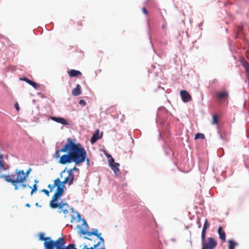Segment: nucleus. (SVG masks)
<instances>
[{
	"label": "nucleus",
	"mask_w": 249,
	"mask_h": 249,
	"mask_svg": "<svg viewBox=\"0 0 249 249\" xmlns=\"http://www.w3.org/2000/svg\"><path fill=\"white\" fill-rule=\"evenodd\" d=\"M67 173L68 174V175H72L73 174V173H72V170L71 169H69L67 171Z\"/></svg>",
	"instance_id": "obj_47"
},
{
	"label": "nucleus",
	"mask_w": 249,
	"mask_h": 249,
	"mask_svg": "<svg viewBox=\"0 0 249 249\" xmlns=\"http://www.w3.org/2000/svg\"><path fill=\"white\" fill-rule=\"evenodd\" d=\"M68 140H67L66 143L65 144V145L62 148H61L60 149L56 150V151L54 154L53 157L55 159H57L58 158H60V156L59 153L68 151Z\"/></svg>",
	"instance_id": "obj_13"
},
{
	"label": "nucleus",
	"mask_w": 249,
	"mask_h": 249,
	"mask_svg": "<svg viewBox=\"0 0 249 249\" xmlns=\"http://www.w3.org/2000/svg\"><path fill=\"white\" fill-rule=\"evenodd\" d=\"M84 238L86 239H88V240H90V239L88 237H84Z\"/></svg>",
	"instance_id": "obj_59"
},
{
	"label": "nucleus",
	"mask_w": 249,
	"mask_h": 249,
	"mask_svg": "<svg viewBox=\"0 0 249 249\" xmlns=\"http://www.w3.org/2000/svg\"><path fill=\"white\" fill-rule=\"evenodd\" d=\"M228 249H234L235 246H238V244L234 242L233 240L230 239L228 241Z\"/></svg>",
	"instance_id": "obj_22"
},
{
	"label": "nucleus",
	"mask_w": 249,
	"mask_h": 249,
	"mask_svg": "<svg viewBox=\"0 0 249 249\" xmlns=\"http://www.w3.org/2000/svg\"><path fill=\"white\" fill-rule=\"evenodd\" d=\"M108 163L109 167L114 171L115 174L117 176H119L120 175V171L119 169L120 164L117 162H115L113 158H111V159L108 160Z\"/></svg>",
	"instance_id": "obj_6"
},
{
	"label": "nucleus",
	"mask_w": 249,
	"mask_h": 249,
	"mask_svg": "<svg viewBox=\"0 0 249 249\" xmlns=\"http://www.w3.org/2000/svg\"><path fill=\"white\" fill-rule=\"evenodd\" d=\"M68 73L70 76L71 77H79L82 75V73L80 71L75 70H70Z\"/></svg>",
	"instance_id": "obj_17"
},
{
	"label": "nucleus",
	"mask_w": 249,
	"mask_h": 249,
	"mask_svg": "<svg viewBox=\"0 0 249 249\" xmlns=\"http://www.w3.org/2000/svg\"><path fill=\"white\" fill-rule=\"evenodd\" d=\"M56 180H59L57 183L59 184V185H60L61 186H62V185H63V186H65V185L67 183H68L69 184V180H68V178H65V179L62 181H61L60 178H56Z\"/></svg>",
	"instance_id": "obj_25"
},
{
	"label": "nucleus",
	"mask_w": 249,
	"mask_h": 249,
	"mask_svg": "<svg viewBox=\"0 0 249 249\" xmlns=\"http://www.w3.org/2000/svg\"><path fill=\"white\" fill-rule=\"evenodd\" d=\"M104 153H105V155L106 156V157L107 158L108 161L109 160L111 159V158H112V156H111V155L108 154L107 152L105 151Z\"/></svg>",
	"instance_id": "obj_38"
},
{
	"label": "nucleus",
	"mask_w": 249,
	"mask_h": 249,
	"mask_svg": "<svg viewBox=\"0 0 249 249\" xmlns=\"http://www.w3.org/2000/svg\"><path fill=\"white\" fill-rule=\"evenodd\" d=\"M101 243V242H99L98 243L96 244V245L98 247Z\"/></svg>",
	"instance_id": "obj_60"
},
{
	"label": "nucleus",
	"mask_w": 249,
	"mask_h": 249,
	"mask_svg": "<svg viewBox=\"0 0 249 249\" xmlns=\"http://www.w3.org/2000/svg\"><path fill=\"white\" fill-rule=\"evenodd\" d=\"M205 138V136L203 134L200 133H197L196 134L195 137V139H204Z\"/></svg>",
	"instance_id": "obj_28"
},
{
	"label": "nucleus",
	"mask_w": 249,
	"mask_h": 249,
	"mask_svg": "<svg viewBox=\"0 0 249 249\" xmlns=\"http://www.w3.org/2000/svg\"><path fill=\"white\" fill-rule=\"evenodd\" d=\"M54 241L50 237H47V240L44 243V249H54Z\"/></svg>",
	"instance_id": "obj_10"
},
{
	"label": "nucleus",
	"mask_w": 249,
	"mask_h": 249,
	"mask_svg": "<svg viewBox=\"0 0 249 249\" xmlns=\"http://www.w3.org/2000/svg\"><path fill=\"white\" fill-rule=\"evenodd\" d=\"M26 206L27 207L29 208V207H30L31 205H30V204L29 203H27V204H26Z\"/></svg>",
	"instance_id": "obj_55"
},
{
	"label": "nucleus",
	"mask_w": 249,
	"mask_h": 249,
	"mask_svg": "<svg viewBox=\"0 0 249 249\" xmlns=\"http://www.w3.org/2000/svg\"><path fill=\"white\" fill-rule=\"evenodd\" d=\"M205 237H206V231H202L201 241H202V243L203 244H204V241L205 239Z\"/></svg>",
	"instance_id": "obj_35"
},
{
	"label": "nucleus",
	"mask_w": 249,
	"mask_h": 249,
	"mask_svg": "<svg viewBox=\"0 0 249 249\" xmlns=\"http://www.w3.org/2000/svg\"><path fill=\"white\" fill-rule=\"evenodd\" d=\"M218 134H219V137L221 139H223V137L222 136V134L218 132Z\"/></svg>",
	"instance_id": "obj_51"
},
{
	"label": "nucleus",
	"mask_w": 249,
	"mask_h": 249,
	"mask_svg": "<svg viewBox=\"0 0 249 249\" xmlns=\"http://www.w3.org/2000/svg\"><path fill=\"white\" fill-rule=\"evenodd\" d=\"M3 168H4V164L1 161H0V169Z\"/></svg>",
	"instance_id": "obj_50"
},
{
	"label": "nucleus",
	"mask_w": 249,
	"mask_h": 249,
	"mask_svg": "<svg viewBox=\"0 0 249 249\" xmlns=\"http://www.w3.org/2000/svg\"><path fill=\"white\" fill-rule=\"evenodd\" d=\"M70 210H71V212H72V213H75V212H75V211H74V210L73 208H71L70 209Z\"/></svg>",
	"instance_id": "obj_52"
},
{
	"label": "nucleus",
	"mask_w": 249,
	"mask_h": 249,
	"mask_svg": "<svg viewBox=\"0 0 249 249\" xmlns=\"http://www.w3.org/2000/svg\"><path fill=\"white\" fill-rule=\"evenodd\" d=\"M36 206H37V207H38V206H39V204H38V203H36ZM39 207H40V206H39Z\"/></svg>",
	"instance_id": "obj_64"
},
{
	"label": "nucleus",
	"mask_w": 249,
	"mask_h": 249,
	"mask_svg": "<svg viewBox=\"0 0 249 249\" xmlns=\"http://www.w3.org/2000/svg\"><path fill=\"white\" fill-rule=\"evenodd\" d=\"M82 221L83 222V226H84L86 229L89 228V226L86 220L85 219H82Z\"/></svg>",
	"instance_id": "obj_36"
},
{
	"label": "nucleus",
	"mask_w": 249,
	"mask_h": 249,
	"mask_svg": "<svg viewBox=\"0 0 249 249\" xmlns=\"http://www.w3.org/2000/svg\"><path fill=\"white\" fill-rule=\"evenodd\" d=\"M15 107L16 108V109L17 110H19V105L18 104V103H16L15 104Z\"/></svg>",
	"instance_id": "obj_46"
},
{
	"label": "nucleus",
	"mask_w": 249,
	"mask_h": 249,
	"mask_svg": "<svg viewBox=\"0 0 249 249\" xmlns=\"http://www.w3.org/2000/svg\"><path fill=\"white\" fill-rule=\"evenodd\" d=\"M68 151L71 152L75 165L85 161L87 152L80 143H75L71 138H69L68 139Z\"/></svg>",
	"instance_id": "obj_1"
},
{
	"label": "nucleus",
	"mask_w": 249,
	"mask_h": 249,
	"mask_svg": "<svg viewBox=\"0 0 249 249\" xmlns=\"http://www.w3.org/2000/svg\"><path fill=\"white\" fill-rule=\"evenodd\" d=\"M20 80L22 81H24L26 82L28 84H29L30 85L33 87L35 89H37L39 87L40 85L36 83V82L30 80L29 79L24 77V78H21Z\"/></svg>",
	"instance_id": "obj_15"
},
{
	"label": "nucleus",
	"mask_w": 249,
	"mask_h": 249,
	"mask_svg": "<svg viewBox=\"0 0 249 249\" xmlns=\"http://www.w3.org/2000/svg\"><path fill=\"white\" fill-rule=\"evenodd\" d=\"M142 12L143 13V14H144L145 15L148 14V11L145 7H143L142 8Z\"/></svg>",
	"instance_id": "obj_44"
},
{
	"label": "nucleus",
	"mask_w": 249,
	"mask_h": 249,
	"mask_svg": "<svg viewBox=\"0 0 249 249\" xmlns=\"http://www.w3.org/2000/svg\"><path fill=\"white\" fill-rule=\"evenodd\" d=\"M44 235V233L43 232L40 233L39 237V240L44 241V242L47 240V237H45Z\"/></svg>",
	"instance_id": "obj_34"
},
{
	"label": "nucleus",
	"mask_w": 249,
	"mask_h": 249,
	"mask_svg": "<svg viewBox=\"0 0 249 249\" xmlns=\"http://www.w3.org/2000/svg\"><path fill=\"white\" fill-rule=\"evenodd\" d=\"M51 119L53 121L57 123H59L63 125H67L70 124L68 120L62 117L52 116L51 117Z\"/></svg>",
	"instance_id": "obj_9"
},
{
	"label": "nucleus",
	"mask_w": 249,
	"mask_h": 249,
	"mask_svg": "<svg viewBox=\"0 0 249 249\" xmlns=\"http://www.w3.org/2000/svg\"><path fill=\"white\" fill-rule=\"evenodd\" d=\"M32 191L31 192V194L33 195L34 193H36L37 190V185L36 184H34L33 187H31Z\"/></svg>",
	"instance_id": "obj_32"
},
{
	"label": "nucleus",
	"mask_w": 249,
	"mask_h": 249,
	"mask_svg": "<svg viewBox=\"0 0 249 249\" xmlns=\"http://www.w3.org/2000/svg\"><path fill=\"white\" fill-rule=\"evenodd\" d=\"M72 172L75 171L77 172H79V169L76 167V166H74L72 168H71Z\"/></svg>",
	"instance_id": "obj_43"
},
{
	"label": "nucleus",
	"mask_w": 249,
	"mask_h": 249,
	"mask_svg": "<svg viewBox=\"0 0 249 249\" xmlns=\"http://www.w3.org/2000/svg\"><path fill=\"white\" fill-rule=\"evenodd\" d=\"M92 247L94 248V249H97V248L98 247V246L96 245V244H95Z\"/></svg>",
	"instance_id": "obj_54"
},
{
	"label": "nucleus",
	"mask_w": 249,
	"mask_h": 249,
	"mask_svg": "<svg viewBox=\"0 0 249 249\" xmlns=\"http://www.w3.org/2000/svg\"><path fill=\"white\" fill-rule=\"evenodd\" d=\"M242 65H243V66L247 72L249 73V64L247 62H244L243 63Z\"/></svg>",
	"instance_id": "obj_33"
},
{
	"label": "nucleus",
	"mask_w": 249,
	"mask_h": 249,
	"mask_svg": "<svg viewBox=\"0 0 249 249\" xmlns=\"http://www.w3.org/2000/svg\"><path fill=\"white\" fill-rule=\"evenodd\" d=\"M3 156L2 154H0V161H1L2 162H3ZM3 164V163H2Z\"/></svg>",
	"instance_id": "obj_49"
},
{
	"label": "nucleus",
	"mask_w": 249,
	"mask_h": 249,
	"mask_svg": "<svg viewBox=\"0 0 249 249\" xmlns=\"http://www.w3.org/2000/svg\"><path fill=\"white\" fill-rule=\"evenodd\" d=\"M243 28H244V26L243 25L238 26L236 35L235 36V38L239 37V36H241V33L243 34L242 32Z\"/></svg>",
	"instance_id": "obj_24"
},
{
	"label": "nucleus",
	"mask_w": 249,
	"mask_h": 249,
	"mask_svg": "<svg viewBox=\"0 0 249 249\" xmlns=\"http://www.w3.org/2000/svg\"><path fill=\"white\" fill-rule=\"evenodd\" d=\"M171 240L172 241H173V242H175V241H176L175 239H174V238H172V239H171Z\"/></svg>",
	"instance_id": "obj_61"
},
{
	"label": "nucleus",
	"mask_w": 249,
	"mask_h": 249,
	"mask_svg": "<svg viewBox=\"0 0 249 249\" xmlns=\"http://www.w3.org/2000/svg\"><path fill=\"white\" fill-rule=\"evenodd\" d=\"M35 184H36L37 185V184L38 183V180L37 179H35L34 181Z\"/></svg>",
	"instance_id": "obj_53"
},
{
	"label": "nucleus",
	"mask_w": 249,
	"mask_h": 249,
	"mask_svg": "<svg viewBox=\"0 0 249 249\" xmlns=\"http://www.w3.org/2000/svg\"><path fill=\"white\" fill-rule=\"evenodd\" d=\"M99 130L96 129L90 139V142L93 144L95 143L100 137L99 136Z\"/></svg>",
	"instance_id": "obj_16"
},
{
	"label": "nucleus",
	"mask_w": 249,
	"mask_h": 249,
	"mask_svg": "<svg viewBox=\"0 0 249 249\" xmlns=\"http://www.w3.org/2000/svg\"><path fill=\"white\" fill-rule=\"evenodd\" d=\"M85 161L87 162V165L88 166H90V161L86 157Z\"/></svg>",
	"instance_id": "obj_45"
},
{
	"label": "nucleus",
	"mask_w": 249,
	"mask_h": 249,
	"mask_svg": "<svg viewBox=\"0 0 249 249\" xmlns=\"http://www.w3.org/2000/svg\"><path fill=\"white\" fill-rule=\"evenodd\" d=\"M75 213L77 214V218H78V222H80L81 220H82L81 219V214H80V213H78V212H75Z\"/></svg>",
	"instance_id": "obj_40"
},
{
	"label": "nucleus",
	"mask_w": 249,
	"mask_h": 249,
	"mask_svg": "<svg viewBox=\"0 0 249 249\" xmlns=\"http://www.w3.org/2000/svg\"><path fill=\"white\" fill-rule=\"evenodd\" d=\"M165 25L164 24H163V25H162V27H161L162 29H164V28H165Z\"/></svg>",
	"instance_id": "obj_58"
},
{
	"label": "nucleus",
	"mask_w": 249,
	"mask_h": 249,
	"mask_svg": "<svg viewBox=\"0 0 249 249\" xmlns=\"http://www.w3.org/2000/svg\"><path fill=\"white\" fill-rule=\"evenodd\" d=\"M64 152L66 153V154L63 155L60 157L58 163L64 165L67 163L73 162L71 152L67 151Z\"/></svg>",
	"instance_id": "obj_4"
},
{
	"label": "nucleus",
	"mask_w": 249,
	"mask_h": 249,
	"mask_svg": "<svg viewBox=\"0 0 249 249\" xmlns=\"http://www.w3.org/2000/svg\"><path fill=\"white\" fill-rule=\"evenodd\" d=\"M66 178H68V180H69V186H71L73 183V181L74 179V174L71 175H68Z\"/></svg>",
	"instance_id": "obj_26"
},
{
	"label": "nucleus",
	"mask_w": 249,
	"mask_h": 249,
	"mask_svg": "<svg viewBox=\"0 0 249 249\" xmlns=\"http://www.w3.org/2000/svg\"><path fill=\"white\" fill-rule=\"evenodd\" d=\"M210 225L209 223L208 220L206 219L204 221V223L202 231H206L207 229H208L210 227Z\"/></svg>",
	"instance_id": "obj_27"
},
{
	"label": "nucleus",
	"mask_w": 249,
	"mask_h": 249,
	"mask_svg": "<svg viewBox=\"0 0 249 249\" xmlns=\"http://www.w3.org/2000/svg\"><path fill=\"white\" fill-rule=\"evenodd\" d=\"M156 122L160 126H165L168 128L169 127L170 123L168 121L169 119L170 120L172 115L164 107H160L158 109L156 115Z\"/></svg>",
	"instance_id": "obj_3"
},
{
	"label": "nucleus",
	"mask_w": 249,
	"mask_h": 249,
	"mask_svg": "<svg viewBox=\"0 0 249 249\" xmlns=\"http://www.w3.org/2000/svg\"><path fill=\"white\" fill-rule=\"evenodd\" d=\"M81 94V86L80 85L77 84L76 87L72 89V94L73 96H78Z\"/></svg>",
	"instance_id": "obj_20"
},
{
	"label": "nucleus",
	"mask_w": 249,
	"mask_h": 249,
	"mask_svg": "<svg viewBox=\"0 0 249 249\" xmlns=\"http://www.w3.org/2000/svg\"><path fill=\"white\" fill-rule=\"evenodd\" d=\"M12 177H15V175H6L4 174L0 175V178H4L5 180L7 182L12 183L15 180L12 179Z\"/></svg>",
	"instance_id": "obj_18"
},
{
	"label": "nucleus",
	"mask_w": 249,
	"mask_h": 249,
	"mask_svg": "<svg viewBox=\"0 0 249 249\" xmlns=\"http://www.w3.org/2000/svg\"><path fill=\"white\" fill-rule=\"evenodd\" d=\"M98 238L100 240V242H101V243L102 242V244H103V246H104V239L103 237H102L101 236H97Z\"/></svg>",
	"instance_id": "obj_41"
},
{
	"label": "nucleus",
	"mask_w": 249,
	"mask_h": 249,
	"mask_svg": "<svg viewBox=\"0 0 249 249\" xmlns=\"http://www.w3.org/2000/svg\"><path fill=\"white\" fill-rule=\"evenodd\" d=\"M66 171V168H65V169H64L63 171H62L61 173H60V178H62L63 177V176H62V174L63 173H64Z\"/></svg>",
	"instance_id": "obj_48"
},
{
	"label": "nucleus",
	"mask_w": 249,
	"mask_h": 249,
	"mask_svg": "<svg viewBox=\"0 0 249 249\" xmlns=\"http://www.w3.org/2000/svg\"><path fill=\"white\" fill-rule=\"evenodd\" d=\"M23 181L21 179H20L19 178H18L17 177V178L16 179H15L13 181V182H12L11 183L14 186V189L15 190H17L18 189V184L19 183H23Z\"/></svg>",
	"instance_id": "obj_21"
},
{
	"label": "nucleus",
	"mask_w": 249,
	"mask_h": 249,
	"mask_svg": "<svg viewBox=\"0 0 249 249\" xmlns=\"http://www.w3.org/2000/svg\"><path fill=\"white\" fill-rule=\"evenodd\" d=\"M66 242L63 237H59L54 241V248L55 249H63L65 246Z\"/></svg>",
	"instance_id": "obj_8"
},
{
	"label": "nucleus",
	"mask_w": 249,
	"mask_h": 249,
	"mask_svg": "<svg viewBox=\"0 0 249 249\" xmlns=\"http://www.w3.org/2000/svg\"><path fill=\"white\" fill-rule=\"evenodd\" d=\"M74 219H75V217H74V215H72V219H71V222H72L73 220H74Z\"/></svg>",
	"instance_id": "obj_56"
},
{
	"label": "nucleus",
	"mask_w": 249,
	"mask_h": 249,
	"mask_svg": "<svg viewBox=\"0 0 249 249\" xmlns=\"http://www.w3.org/2000/svg\"><path fill=\"white\" fill-rule=\"evenodd\" d=\"M248 80H249L248 86H249V75H248Z\"/></svg>",
	"instance_id": "obj_63"
},
{
	"label": "nucleus",
	"mask_w": 249,
	"mask_h": 249,
	"mask_svg": "<svg viewBox=\"0 0 249 249\" xmlns=\"http://www.w3.org/2000/svg\"><path fill=\"white\" fill-rule=\"evenodd\" d=\"M218 233L219 234V237L222 240L225 241L226 240V234L225 231L223 230L222 227H219L218 229Z\"/></svg>",
	"instance_id": "obj_19"
},
{
	"label": "nucleus",
	"mask_w": 249,
	"mask_h": 249,
	"mask_svg": "<svg viewBox=\"0 0 249 249\" xmlns=\"http://www.w3.org/2000/svg\"><path fill=\"white\" fill-rule=\"evenodd\" d=\"M159 138L160 139V138L161 137L160 132H159Z\"/></svg>",
	"instance_id": "obj_57"
},
{
	"label": "nucleus",
	"mask_w": 249,
	"mask_h": 249,
	"mask_svg": "<svg viewBox=\"0 0 249 249\" xmlns=\"http://www.w3.org/2000/svg\"><path fill=\"white\" fill-rule=\"evenodd\" d=\"M229 97V93L227 91L225 90L223 91H219L216 95V98L218 100H223L225 99L228 98Z\"/></svg>",
	"instance_id": "obj_14"
},
{
	"label": "nucleus",
	"mask_w": 249,
	"mask_h": 249,
	"mask_svg": "<svg viewBox=\"0 0 249 249\" xmlns=\"http://www.w3.org/2000/svg\"><path fill=\"white\" fill-rule=\"evenodd\" d=\"M208 243L205 244V246L208 249H213L217 246V242L212 238L209 237L207 239Z\"/></svg>",
	"instance_id": "obj_12"
},
{
	"label": "nucleus",
	"mask_w": 249,
	"mask_h": 249,
	"mask_svg": "<svg viewBox=\"0 0 249 249\" xmlns=\"http://www.w3.org/2000/svg\"><path fill=\"white\" fill-rule=\"evenodd\" d=\"M77 228L80 230L78 231V233L80 234L83 235H88L89 236L94 235L96 237L100 236L101 235V233L98 232V230L97 229H92L91 231H85L84 229L81 228V226L79 225L77 226Z\"/></svg>",
	"instance_id": "obj_5"
},
{
	"label": "nucleus",
	"mask_w": 249,
	"mask_h": 249,
	"mask_svg": "<svg viewBox=\"0 0 249 249\" xmlns=\"http://www.w3.org/2000/svg\"><path fill=\"white\" fill-rule=\"evenodd\" d=\"M79 104L83 106H85L86 102L84 100L82 99L79 101Z\"/></svg>",
	"instance_id": "obj_39"
},
{
	"label": "nucleus",
	"mask_w": 249,
	"mask_h": 249,
	"mask_svg": "<svg viewBox=\"0 0 249 249\" xmlns=\"http://www.w3.org/2000/svg\"><path fill=\"white\" fill-rule=\"evenodd\" d=\"M246 196H239L237 200V204L239 206H241L245 202Z\"/></svg>",
	"instance_id": "obj_23"
},
{
	"label": "nucleus",
	"mask_w": 249,
	"mask_h": 249,
	"mask_svg": "<svg viewBox=\"0 0 249 249\" xmlns=\"http://www.w3.org/2000/svg\"><path fill=\"white\" fill-rule=\"evenodd\" d=\"M42 192H44L45 193V194L46 195H47V196H49V192L48 190H46V189H43L42 191H41Z\"/></svg>",
	"instance_id": "obj_42"
},
{
	"label": "nucleus",
	"mask_w": 249,
	"mask_h": 249,
	"mask_svg": "<svg viewBox=\"0 0 249 249\" xmlns=\"http://www.w3.org/2000/svg\"><path fill=\"white\" fill-rule=\"evenodd\" d=\"M58 180H56V179L54 180V184H49L48 186V187L50 189L51 192L52 191V189L54 188L57 185V182H58Z\"/></svg>",
	"instance_id": "obj_29"
},
{
	"label": "nucleus",
	"mask_w": 249,
	"mask_h": 249,
	"mask_svg": "<svg viewBox=\"0 0 249 249\" xmlns=\"http://www.w3.org/2000/svg\"><path fill=\"white\" fill-rule=\"evenodd\" d=\"M56 190L54 193L52 200L50 202V206L52 209L58 208V213H63L64 214H67L68 213L69 205L67 203H63L61 202L58 203L61 196L64 193L65 186H61L57 183L56 186Z\"/></svg>",
	"instance_id": "obj_2"
},
{
	"label": "nucleus",
	"mask_w": 249,
	"mask_h": 249,
	"mask_svg": "<svg viewBox=\"0 0 249 249\" xmlns=\"http://www.w3.org/2000/svg\"><path fill=\"white\" fill-rule=\"evenodd\" d=\"M180 94L183 102L187 103L190 101L191 96L187 91L185 90H181Z\"/></svg>",
	"instance_id": "obj_11"
},
{
	"label": "nucleus",
	"mask_w": 249,
	"mask_h": 249,
	"mask_svg": "<svg viewBox=\"0 0 249 249\" xmlns=\"http://www.w3.org/2000/svg\"><path fill=\"white\" fill-rule=\"evenodd\" d=\"M31 171L32 169L31 168H29L26 172H24L23 170L18 171V169H16V173L17 174V177L24 182L26 180Z\"/></svg>",
	"instance_id": "obj_7"
},
{
	"label": "nucleus",
	"mask_w": 249,
	"mask_h": 249,
	"mask_svg": "<svg viewBox=\"0 0 249 249\" xmlns=\"http://www.w3.org/2000/svg\"><path fill=\"white\" fill-rule=\"evenodd\" d=\"M20 183L21 184V186L22 188H25L27 187H29V188H31V186H29L27 184L24 183V182L23 183Z\"/></svg>",
	"instance_id": "obj_37"
},
{
	"label": "nucleus",
	"mask_w": 249,
	"mask_h": 249,
	"mask_svg": "<svg viewBox=\"0 0 249 249\" xmlns=\"http://www.w3.org/2000/svg\"><path fill=\"white\" fill-rule=\"evenodd\" d=\"M63 249H77L74 244H70L67 246H65Z\"/></svg>",
	"instance_id": "obj_30"
},
{
	"label": "nucleus",
	"mask_w": 249,
	"mask_h": 249,
	"mask_svg": "<svg viewBox=\"0 0 249 249\" xmlns=\"http://www.w3.org/2000/svg\"><path fill=\"white\" fill-rule=\"evenodd\" d=\"M198 228H200L201 227V224L199 222V224H198Z\"/></svg>",
	"instance_id": "obj_62"
},
{
	"label": "nucleus",
	"mask_w": 249,
	"mask_h": 249,
	"mask_svg": "<svg viewBox=\"0 0 249 249\" xmlns=\"http://www.w3.org/2000/svg\"><path fill=\"white\" fill-rule=\"evenodd\" d=\"M218 117L216 115H213V122L212 124H216L218 123Z\"/></svg>",
	"instance_id": "obj_31"
}]
</instances>
